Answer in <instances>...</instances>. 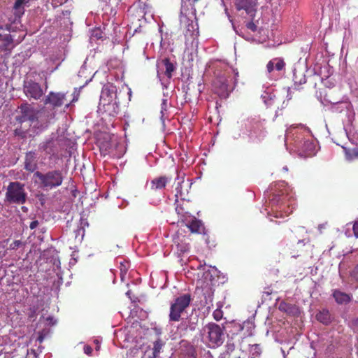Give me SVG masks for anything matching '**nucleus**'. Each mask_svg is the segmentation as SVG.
I'll list each match as a JSON object with an SVG mask.
<instances>
[{"label":"nucleus","mask_w":358,"mask_h":358,"mask_svg":"<svg viewBox=\"0 0 358 358\" xmlns=\"http://www.w3.org/2000/svg\"><path fill=\"white\" fill-rule=\"evenodd\" d=\"M275 61H273V59L271 61H269L266 65L267 71L268 73L272 72L275 69Z\"/></svg>","instance_id":"32"},{"label":"nucleus","mask_w":358,"mask_h":358,"mask_svg":"<svg viewBox=\"0 0 358 358\" xmlns=\"http://www.w3.org/2000/svg\"><path fill=\"white\" fill-rule=\"evenodd\" d=\"M306 83V78L303 77V79L300 80L299 84H297L296 81H294V89L296 90H300V85Z\"/></svg>","instance_id":"34"},{"label":"nucleus","mask_w":358,"mask_h":358,"mask_svg":"<svg viewBox=\"0 0 358 358\" xmlns=\"http://www.w3.org/2000/svg\"><path fill=\"white\" fill-rule=\"evenodd\" d=\"M187 1H190V0H182L181 1V12H182L183 10H185V6H186V3Z\"/></svg>","instance_id":"38"},{"label":"nucleus","mask_w":358,"mask_h":358,"mask_svg":"<svg viewBox=\"0 0 358 358\" xmlns=\"http://www.w3.org/2000/svg\"><path fill=\"white\" fill-rule=\"evenodd\" d=\"M66 100V94L50 92L45 98V103H50L54 108H58L63 106Z\"/></svg>","instance_id":"13"},{"label":"nucleus","mask_w":358,"mask_h":358,"mask_svg":"<svg viewBox=\"0 0 358 358\" xmlns=\"http://www.w3.org/2000/svg\"><path fill=\"white\" fill-rule=\"evenodd\" d=\"M19 111L15 116V121L20 124L19 128L14 131L15 135L21 138L27 136V129H23L22 125L28 122L29 127L36 134L41 133L48 127L50 117L44 110H39L31 106L28 103H23L18 107Z\"/></svg>","instance_id":"1"},{"label":"nucleus","mask_w":358,"mask_h":358,"mask_svg":"<svg viewBox=\"0 0 358 358\" xmlns=\"http://www.w3.org/2000/svg\"><path fill=\"white\" fill-rule=\"evenodd\" d=\"M352 229L355 236L358 238V220L354 222Z\"/></svg>","instance_id":"36"},{"label":"nucleus","mask_w":358,"mask_h":358,"mask_svg":"<svg viewBox=\"0 0 358 358\" xmlns=\"http://www.w3.org/2000/svg\"><path fill=\"white\" fill-rule=\"evenodd\" d=\"M34 176L39 180L41 187L46 190L60 186L64 180L63 173L60 170H52L45 173L36 171Z\"/></svg>","instance_id":"4"},{"label":"nucleus","mask_w":358,"mask_h":358,"mask_svg":"<svg viewBox=\"0 0 358 358\" xmlns=\"http://www.w3.org/2000/svg\"><path fill=\"white\" fill-rule=\"evenodd\" d=\"M234 6L237 10H244L248 15H253L256 11L255 0H235Z\"/></svg>","instance_id":"12"},{"label":"nucleus","mask_w":358,"mask_h":358,"mask_svg":"<svg viewBox=\"0 0 358 358\" xmlns=\"http://www.w3.org/2000/svg\"><path fill=\"white\" fill-rule=\"evenodd\" d=\"M83 350H84V352L87 355H88V356L92 355L93 350L90 345H85Z\"/></svg>","instance_id":"35"},{"label":"nucleus","mask_w":358,"mask_h":358,"mask_svg":"<svg viewBox=\"0 0 358 358\" xmlns=\"http://www.w3.org/2000/svg\"><path fill=\"white\" fill-rule=\"evenodd\" d=\"M225 327L215 322L206 324L202 329L203 342L210 348L214 349L222 345L225 341Z\"/></svg>","instance_id":"3"},{"label":"nucleus","mask_w":358,"mask_h":358,"mask_svg":"<svg viewBox=\"0 0 358 358\" xmlns=\"http://www.w3.org/2000/svg\"><path fill=\"white\" fill-rule=\"evenodd\" d=\"M24 245V244L21 241L16 240L10 244L9 247L8 248V250H15Z\"/></svg>","instance_id":"29"},{"label":"nucleus","mask_w":358,"mask_h":358,"mask_svg":"<svg viewBox=\"0 0 358 358\" xmlns=\"http://www.w3.org/2000/svg\"><path fill=\"white\" fill-rule=\"evenodd\" d=\"M1 85V79L0 78V86Z\"/></svg>","instance_id":"50"},{"label":"nucleus","mask_w":358,"mask_h":358,"mask_svg":"<svg viewBox=\"0 0 358 358\" xmlns=\"http://www.w3.org/2000/svg\"><path fill=\"white\" fill-rule=\"evenodd\" d=\"M248 358H254V357H248Z\"/></svg>","instance_id":"51"},{"label":"nucleus","mask_w":358,"mask_h":358,"mask_svg":"<svg viewBox=\"0 0 358 358\" xmlns=\"http://www.w3.org/2000/svg\"><path fill=\"white\" fill-rule=\"evenodd\" d=\"M191 301L192 296L189 294H184L176 298L170 306L169 321L179 322L181 315L189 307Z\"/></svg>","instance_id":"5"},{"label":"nucleus","mask_w":358,"mask_h":358,"mask_svg":"<svg viewBox=\"0 0 358 358\" xmlns=\"http://www.w3.org/2000/svg\"><path fill=\"white\" fill-rule=\"evenodd\" d=\"M246 27L252 31H256L257 29V25L252 21L248 22Z\"/></svg>","instance_id":"33"},{"label":"nucleus","mask_w":358,"mask_h":358,"mask_svg":"<svg viewBox=\"0 0 358 358\" xmlns=\"http://www.w3.org/2000/svg\"><path fill=\"white\" fill-rule=\"evenodd\" d=\"M234 75H235V78H236V80L237 77H238V72L234 71Z\"/></svg>","instance_id":"45"},{"label":"nucleus","mask_w":358,"mask_h":358,"mask_svg":"<svg viewBox=\"0 0 358 358\" xmlns=\"http://www.w3.org/2000/svg\"><path fill=\"white\" fill-rule=\"evenodd\" d=\"M77 101V99H73L71 102H73V101Z\"/></svg>","instance_id":"48"},{"label":"nucleus","mask_w":358,"mask_h":358,"mask_svg":"<svg viewBox=\"0 0 358 358\" xmlns=\"http://www.w3.org/2000/svg\"><path fill=\"white\" fill-rule=\"evenodd\" d=\"M333 296L336 301L339 304L347 303L350 301L351 297L349 294L341 292L340 290L335 289L333 292Z\"/></svg>","instance_id":"19"},{"label":"nucleus","mask_w":358,"mask_h":358,"mask_svg":"<svg viewBox=\"0 0 358 358\" xmlns=\"http://www.w3.org/2000/svg\"><path fill=\"white\" fill-rule=\"evenodd\" d=\"M180 182H178V186L176 187V210L178 215H181L185 219H187V217H189V215L192 213V203L189 200H187L183 197V194L180 189Z\"/></svg>","instance_id":"7"},{"label":"nucleus","mask_w":358,"mask_h":358,"mask_svg":"<svg viewBox=\"0 0 358 358\" xmlns=\"http://www.w3.org/2000/svg\"><path fill=\"white\" fill-rule=\"evenodd\" d=\"M173 243L176 245L177 250L180 253H185L189 250V244L185 243L179 236L173 238Z\"/></svg>","instance_id":"22"},{"label":"nucleus","mask_w":358,"mask_h":358,"mask_svg":"<svg viewBox=\"0 0 358 358\" xmlns=\"http://www.w3.org/2000/svg\"><path fill=\"white\" fill-rule=\"evenodd\" d=\"M273 61H275V69L277 71H282L285 68V63L282 58H274Z\"/></svg>","instance_id":"28"},{"label":"nucleus","mask_w":358,"mask_h":358,"mask_svg":"<svg viewBox=\"0 0 358 358\" xmlns=\"http://www.w3.org/2000/svg\"><path fill=\"white\" fill-rule=\"evenodd\" d=\"M24 185L20 182H10L5 194V201L9 203L23 204L27 200Z\"/></svg>","instance_id":"6"},{"label":"nucleus","mask_w":358,"mask_h":358,"mask_svg":"<svg viewBox=\"0 0 358 358\" xmlns=\"http://www.w3.org/2000/svg\"><path fill=\"white\" fill-rule=\"evenodd\" d=\"M199 0H192L193 4L197 3Z\"/></svg>","instance_id":"47"},{"label":"nucleus","mask_w":358,"mask_h":358,"mask_svg":"<svg viewBox=\"0 0 358 358\" xmlns=\"http://www.w3.org/2000/svg\"><path fill=\"white\" fill-rule=\"evenodd\" d=\"M117 87L113 83H108L103 85L99 103H108L115 101L114 99L116 97Z\"/></svg>","instance_id":"10"},{"label":"nucleus","mask_w":358,"mask_h":358,"mask_svg":"<svg viewBox=\"0 0 358 358\" xmlns=\"http://www.w3.org/2000/svg\"><path fill=\"white\" fill-rule=\"evenodd\" d=\"M167 108H168L167 99H162V102L161 103V113H162V116H164V113L167 111Z\"/></svg>","instance_id":"31"},{"label":"nucleus","mask_w":358,"mask_h":358,"mask_svg":"<svg viewBox=\"0 0 358 358\" xmlns=\"http://www.w3.org/2000/svg\"><path fill=\"white\" fill-rule=\"evenodd\" d=\"M94 342L96 344V348H95L96 350H97V351L99 350V349H100V343H99V341L98 340H94Z\"/></svg>","instance_id":"40"},{"label":"nucleus","mask_w":358,"mask_h":358,"mask_svg":"<svg viewBox=\"0 0 358 358\" xmlns=\"http://www.w3.org/2000/svg\"><path fill=\"white\" fill-rule=\"evenodd\" d=\"M43 339H44V337H43V336L42 334L39 335V336L38 337V341L40 343H42Z\"/></svg>","instance_id":"42"},{"label":"nucleus","mask_w":358,"mask_h":358,"mask_svg":"<svg viewBox=\"0 0 358 358\" xmlns=\"http://www.w3.org/2000/svg\"><path fill=\"white\" fill-rule=\"evenodd\" d=\"M162 64L165 66V75L171 78L172 77V73L175 71V66L173 63L171 62L170 59L164 58L162 61Z\"/></svg>","instance_id":"24"},{"label":"nucleus","mask_w":358,"mask_h":358,"mask_svg":"<svg viewBox=\"0 0 358 358\" xmlns=\"http://www.w3.org/2000/svg\"><path fill=\"white\" fill-rule=\"evenodd\" d=\"M98 111L103 115V117H115L119 114L120 106L116 101L99 103Z\"/></svg>","instance_id":"9"},{"label":"nucleus","mask_w":358,"mask_h":358,"mask_svg":"<svg viewBox=\"0 0 358 358\" xmlns=\"http://www.w3.org/2000/svg\"><path fill=\"white\" fill-rule=\"evenodd\" d=\"M190 26L192 27V28H193L192 21H191V23L188 24V30L189 31L190 30L189 28V27H190Z\"/></svg>","instance_id":"46"},{"label":"nucleus","mask_w":358,"mask_h":358,"mask_svg":"<svg viewBox=\"0 0 358 358\" xmlns=\"http://www.w3.org/2000/svg\"><path fill=\"white\" fill-rule=\"evenodd\" d=\"M3 29V25H1L0 24V31ZM3 37V35H2L1 33H0V41L1 40V38Z\"/></svg>","instance_id":"44"},{"label":"nucleus","mask_w":358,"mask_h":358,"mask_svg":"<svg viewBox=\"0 0 358 358\" xmlns=\"http://www.w3.org/2000/svg\"><path fill=\"white\" fill-rule=\"evenodd\" d=\"M213 317L215 320L220 321L223 317V312L220 308H217L213 313Z\"/></svg>","instance_id":"30"},{"label":"nucleus","mask_w":358,"mask_h":358,"mask_svg":"<svg viewBox=\"0 0 358 358\" xmlns=\"http://www.w3.org/2000/svg\"><path fill=\"white\" fill-rule=\"evenodd\" d=\"M262 354V350L259 344H255L251 346L250 355L248 357L259 358Z\"/></svg>","instance_id":"27"},{"label":"nucleus","mask_w":358,"mask_h":358,"mask_svg":"<svg viewBox=\"0 0 358 358\" xmlns=\"http://www.w3.org/2000/svg\"><path fill=\"white\" fill-rule=\"evenodd\" d=\"M120 0H100L102 9L110 15L116 13V8L117 7Z\"/></svg>","instance_id":"16"},{"label":"nucleus","mask_w":358,"mask_h":358,"mask_svg":"<svg viewBox=\"0 0 358 358\" xmlns=\"http://www.w3.org/2000/svg\"><path fill=\"white\" fill-rule=\"evenodd\" d=\"M287 138L293 141L301 156L312 157L316 153V144L310 131L303 125L290 127L287 131Z\"/></svg>","instance_id":"2"},{"label":"nucleus","mask_w":358,"mask_h":358,"mask_svg":"<svg viewBox=\"0 0 358 358\" xmlns=\"http://www.w3.org/2000/svg\"><path fill=\"white\" fill-rule=\"evenodd\" d=\"M214 86L216 93L220 96L226 98L233 90L234 87H231L227 80L223 78H219L214 82Z\"/></svg>","instance_id":"11"},{"label":"nucleus","mask_w":358,"mask_h":358,"mask_svg":"<svg viewBox=\"0 0 358 358\" xmlns=\"http://www.w3.org/2000/svg\"><path fill=\"white\" fill-rule=\"evenodd\" d=\"M23 90L27 97L35 100L39 99L43 95L40 84L32 80L24 82Z\"/></svg>","instance_id":"8"},{"label":"nucleus","mask_w":358,"mask_h":358,"mask_svg":"<svg viewBox=\"0 0 358 358\" xmlns=\"http://www.w3.org/2000/svg\"><path fill=\"white\" fill-rule=\"evenodd\" d=\"M316 319L321 323L327 325L331 323V315L327 310H322L316 315Z\"/></svg>","instance_id":"21"},{"label":"nucleus","mask_w":358,"mask_h":358,"mask_svg":"<svg viewBox=\"0 0 358 358\" xmlns=\"http://www.w3.org/2000/svg\"><path fill=\"white\" fill-rule=\"evenodd\" d=\"M2 44L0 45V51L10 50L13 48V38L10 34H5L1 40Z\"/></svg>","instance_id":"20"},{"label":"nucleus","mask_w":358,"mask_h":358,"mask_svg":"<svg viewBox=\"0 0 358 358\" xmlns=\"http://www.w3.org/2000/svg\"><path fill=\"white\" fill-rule=\"evenodd\" d=\"M196 323L191 322L190 320H183L179 325L178 329L184 331V333H187L188 330L190 331H194L196 329Z\"/></svg>","instance_id":"23"},{"label":"nucleus","mask_w":358,"mask_h":358,"mask_svg":"<svg viewBox=\"0 0 358 358\" xmlns=\"http://www.w3.org/2000/svg\"><path fill=\"white\" fill-rule=\"evenodd\" d=\"M353 155L358 159V149L353 150Z\"/></svg>","instance_id":"43"},{"label":"nucleus","mask_w":358,"mask_h":358,"mask_svg":"<svg viewBox=\"0 0 358 358\" xmlns=\"http://www.w3.org/2000/svg\"><path fill=\"white\" fill-rule=\"evenodd\" d=\"M168 182V178L166 176H160L153 179L151 184V189L152 190L162 189L164 188Z\"/></svg>","instance_id":"18"},{"label":"nucleus","mask_w":358,"mask_h":358,"mask_svg":"<svg viewBox=\"0 0 358 358\" xmlns=\"http://www.w3.org/2000/svg\"><path fill=\"white\" fill-rule=\"evenodd\" d=\"M24 169L29 172L33 173L37 169V162L36 153L33 151H29L26 153L24 157Z\"/></svg>","instance_id":"14"},{"label":"nucleus","mask_w":358,"mask_h":358,"mask_svg":"<svg viewBox=\"0 0 358 358\" xmlns=\"http://www.w3.org/2000/svg\"><path fill=\"white\" fill-rule=\"evenodd\" d=\"M182 222H185V226L190 230L192 233H200L202 223L195 217H192L189 220H187V218L182 220Z\"/></svg>","instance_id":"17"},{"label":"nucleus","mask_w":358,"mask_h":358,"mask_svg":"<svg viewBox=\"0 0 358 358\" xmlns=\"http://www.w3.org/2000/svg\"><path fill=\"white\" fill-rule=\"evenodd\" d=\"M29 0H16L13 8L15 10V15L20 17L24 13L23 5L28 3Z\"/></svg>","instance_id":"25"},{"label":"nucleus","mask_w":358,"mask_h":358,"mask_svg":"<svg viewBox=\"0 0 358 358\" xmlns=\"http://www.w3.org/2000/svg\"><path fill=\"white\" fill-rule=\"evenodd\" d=\"M38 220H34L30 223L29 227L31 229H34L38 227Z\"/></svg>","instance_id":"37"},{"label":"nucleus","mask_w":358,"mask_h":358,"mask_svg":"<svg viewBox=\"0 0 358 358\" xmlns=\"http://www.w3.org/2000/svg\"><path fill=\"white\" fill-rule=\"evenodd\" d=\"M38 150L46 155H53L55 151V143L52 138L46 139L38 145Z\"/></svg>","instance_id":"15"},{"label":"nucleus","mask_w":358,"mask_h":358,"mask_svg":"<svg viewBox=\"0 0 358 358\" xmlns=\"http://www.w3.org/2000/svg\"><path fill=\"white\" fill-rule=\"evenodd\" d=\"M280 192L281 193L278 194V196L280 197L279 200H281L282 201H283L284 200H285V197L284 196V192L282 190H281Z\"/></svg>","instance_id":"39"},{"label":"nucleus","mask_w":358,"mask_h":358,"mask_svg":"<svg viewBox=\"0 0 358 358\" xmlns=\"http://www.w3.org/2000/svg\"><path fill=\"white\" fill-rule=\"evenodd\" d=\"M164 346V343L161 339H157L154 342L153 344V357L156 358L159 356L162 347Z\"/></svg>","instance_id":"26"},{"label":"nucleus","mask_w":358,"mask_h":358,"mask_svg":"<svg viewBox=\"0 0 358 358\" xmlns=\"http://www.w3.org/2000/svg\"><path fill=\"white\" fill-rule=\"evenodd\" d=\"M273 217H275V218L282 217H283V214L281 212H280V213L276 212L275 213V215H273Z\"/></svg>","instance_id":"41"},{"label":"nucleus","mask_w":358,"mask_h":358,"mask_svg":"<svg viewBox=\"0 0 358 358\" xmlns=\"http://www.w3.org/2000/svg\"><path fill=\"white\" fill-rule=\"evenodd\" d=\"M70 106V103L66 104V107L68 108Z\"/></svg>","instance_id":"49"}]
</instances>
